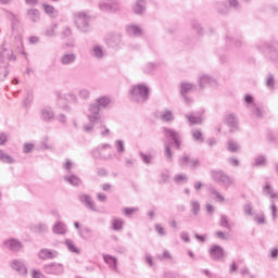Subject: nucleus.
Segmentation results:
<instances>
[{"label":"nucleus","instance_id":"4d7b16f0","mask_svg":"<svg viewBox=\"0 0 278 278\" xmlns=\"http://www.w3.org/2000/svg\"><path fill=\"white\" fill-rule=\"evenodd\" d=\"M8 66H10L9 62H5V59H3V55L0 54V68L4 70V78L10 75V71H8Z\"/></svg>","mask_w":278,"mask_h":278},{"label":"nucleus","instance_id":"c9c22d12","mask_svg":"<svg viewBox=\"0 0 278 278\" xmlns=\"http://www.w3.org/2000/svg\"><path fill=\"white\" fill-rule=\"evenodd\" d=\"M226 123L231 129H238V117L233 113L226 115Z\"/></svg>","mask_w":278,"mask_h":278},{"label":"nucleus","instance_id":"bb28decb","mask_svg":"<svg viewBox=\"0 0 278 278\" xmlns=\"http://www.w3.org/2000/svg\"><path fill=\"white\" fill-rule=\"evenodd\" d=\"M108 45H110L113 49L121 47L123 42V36L121 34H113L108 39Z\"/></svg>","mask_w":278,"mask_h":278},{"label":"nucleus","instance_id":"39448f33","mask_svg":"<svg viewBox=\"0 0 278 278\" xmlns=\"http://www.w3.org/2000/svg\"><path fill=\"white\" fill-rule=\"evenodd\" d=\"M110 151H112V144L101 143L91 151V155L94 160H103L104 162H108L114 160V155Z\"/></svg>","mask_w":278,"mask_h":278},{"label":"nucleus","instance_id":"1a4fd4ad","mask_svg":"<svg viewBox=\"0 0 278 278\" xmlns=\"http://www.w3.org/2000/svg\"><path fill=\"white\" fill-rule=\"evenodd\" d=\"M87 118L89 123L84 124L83 130L85 131V134H94V125H97V123L101 121V117L97 116L96 112L90 113L89 111H87Z\"/></svg>","mask_w":278,"mask_h":278},{"label":"nucleus","instance_id":"6e6552de","mask_svg":"<svg viewBox=\"0 0 278 278\" xmlns=\"http://www.w3.org/2000/svg\"><path fill=\"white\" fill-rule=\"evenodd\" d=\"M244 103L247 105V108H249L253 114V116H255V118H264V111L262 110V108L257 106V104H255V98H253V96L251 94H245L244 96Z\"/></svg>","mask_w":278,"mask_h":278},{"label":"nucleus","instance_id":"20e7f679","mask_svg":"<svg viewBox=\"0 0 278 278\" xmlns=\"http://www.w3.org/2000/svg\"><path fill=\"white\" fill-rule=\"evenodd\" d=\"M112 103V98L108 97V96H101L99 98H97L93 103L89 104L88 106V112L93 114V112L96 113V115L101 118V112H103V110H108V108H110V104Z\"/></svg>","mask_w":278,"mask_h":278},{"label":"nucleus","instance_id":"c03bdc74","mask_svg":"<svg viewBox=\"0 0 278 278\" xmlns=\"http://www.w3.org/2000/svg\"><path fill=\"white\" fill-rule=\"evenodd\" d=\"M78 236L83 238V240H88V238L92 237V229H90L89 227H83L79 230Z\"/></svg>","mask_w":278,"mask_h":278},{"label":"nucleus","instance_id":"c756f323","mask_svg":"<svg viewBox=\"0 0 278 278\" xmlns=\"http://www.w3.org/2000/svg\"><path fill=\"white\" fill-rule=\"evenodd\" d=\"M64 179L67 181V184H70V186H74L75 188L81 186L83 184L81 178L75 174L66 175L64 176Z\"/></svg>","mask_w":278,"mask_h":278},{"label":"nucleus","instance_id":"f03ea898","mask_svg":"<svg viewBox=\"0 0 278 278\" xmlns=\"http://www.w3.org/2000/svg\"><path fill=\"white\" fill-rule=\"evenodd\" d=\"M255 48L269 62H278V49L270 41L260 40L255 43Z\"/></svg>","mask_w":278,"mask_h":278},{"label":"nucleus","instance_id":"de8ad7c7","mask_svg":"<svg viewBox=\"0 0 278 278\" xmlns=\"http://www.w3.org/2000/svg\"><path fill=\"white\" fill-rule=\"evenodd\" d=\"M137 212H140V208L138 206L125 207L122 210V213L124 214V216H127V218H131V216H134V214H136Z\"/></svg>","mask_w":278,"mask_h":278},{"label":"nucleus","instance_id":"4c0bfd02","mask_svg":"<svg viewBox=\"0 0 278 278\" xmlns=\"http://www.w3.org/2000/svg\"><path fill=\"white\" fill-rule=\"evenodd\" d=\"M27 16L31 23H38V21H40V11H38V9H29Z\"/></svg>","mask_w":278,"mask_h":278},{"label":"nucleus","instance_id":"412c9836","mask_svg":"<svg viewBox=\"0 0 278 278\" xmlns=\"http://www.w3.org/2000/svg\"><path fill=\"white\" fill-rule=\"evenodd\" d=\"M58 251L53 249L43 248L38 252L39 260H55L58 257Z\"/></svg>","mask_w":278,"mask_h":278},{"label":"nucleus","instance_id":"0e129e2a","mask_svg":"<svg viewBox=\"0 0 278 278\" xmlns=\"http://www.w3.org/2000/svg\"><path fill=\"white\" fill-rule=\"evenodd\" d=\"M157 260L161 262H164V260H173V255L170 252H168V250H165L162 254L157 255Z\"/></svg>","mask_w":278,"mask_h":278},{"label":"nucleus","instance_id":"a19ab883","mask_svg":"<svg viewBox=\"0 0 278 278\" xmlns=\"http://www.w3.org/2000/svg\"><path fill=\"white\" fill-rule=\"evenodd\" d=\"M63 99L67 101V103H73L74 105H77L79 103V98H77V94L73 93V91H70L63 96Z\"/></svg>","mask_w":278,"mask_h":278},{"label":"nucleus","instance_id":"bf43d9fd","mask_svg":"<svg viewBox=\"0 0 278 278\" xmlns=\"http://www.w3.org/2000/svg\"><path fill=\"white\" fill-rule=\"evenodd\" d=\"M78 97L79 99H83L84 101H88L90 99V90L83 88L78 90Z\"/></svg>","mask_w":278,"mask_h":278},{"label":"nucleus","instance_id":"7c9ffc66","mask_svg":"<svg viewBox=\"0 0 278 278\" xmlns=\"http://www.w3.org/2000/svg\"><path fill=\"white\" fill-rule=\"evenodd\" d=\"M189 207L192 216H199L201 214V202L199 200L191 199L189 201Z\"/></svg>","mask_w":278,"mask_h":278},{"label":"nucleus","instance_id":"4be33fe9","mask_svg":"<svg viewBox=\"0 0 278 278\" xmlns=\"http://www.w3.org/2000/svg\"><path fill=\"white\" fill-rule=\"evenodd\" d=\"M11 268L16 270V273H20V275H27V266L23 260H13L11 262Z\"/></svg>","mask_w":278,"mask_h":278},{"label":"nucleus","instance_id":"603ef678","mask_svg":"<svg viewBox=\"0 0 278 278\" xmlns=\"http://www.w3.org/2000/svg\"><path fill=\"white\" fill-rule=\"evenodd\" d=\"M115 149L118 155H123L125 153V141L121 139L115 140Z\"/></svg>","mask_w":278,"mask_h":278},{"label":"nucleus","instance_id":"f257e3e1","mask_svg":"<svg viewBox=\"0 0 278 278\" xmlns=\"http://www.w3.org/2000/svg\"><path fill=\"white\" fill-rule=\"evenodd\" d=\"M150 92L151 88L144 83L132 85L129 89L130 99L134 103H147Z\"/></svg>","mask_w":278,"mask_h":278},{"label":"nucleus","instance_id":"680f3d73","mask_svg":"<svg viewBox=\"0 0 278 278\" xmlns=\"http://www.w3.org/2000/svg\"><path fill=\"white\" fill-rule=\"evenodd\" d=\"M43 10H45L46 14H49L52 17L58 14V12L55 11V8H53L49 4H43Z\"/></svg>","mask_w":278,"mask_h":278},{"label":"nucleus","instance_id":"774afa93","mask_svg":"<svg viewBox=\"0 0 278 278\" xmlns=\"http://www.w3.org/2000/svg\"><path fill=\"white\" fill-rule=\"evenodd\" d=\"M63 168L64 170H66V173H71V170H73V162H71V160H65V163L63 164Z\"/></svg>","mask_w":278,"mask_h":278},{"label":"nucleus","instance_id":"e433bc0d","mask_svg":"<svg viewBox=\"0 0 278 278\" xmlns=\"http://www.w3.org/2000/svg\"><path fill=\"white\" fill-rule=\"evenodd\" d=\"M31 230L35 233H47V231H49V226H47V224L43 223H38L31 226Z\"/></svg>","mask_w":278,"mask_h":278},{"label":"nucleus","instance_id":"f3484780","mask_svg":"<svg viewBox=\"0 0 278 278\" xmlns=\"http://www.w3.org/2000/svg\"><path fill=\"white\" fill-rule=\"evenodd\" d=\"M180 166H189L192 170L197 169L199 166V160L191 157L190 154H184L179 159Z\"/></svg>","mask_w":278,"mask_h":278},{"label":"nucleus","instance_id":"13d9d810","mask_svg":"<svg viewBox=\"0 0 278 278\" xmlns=\"http://www.w3.org/2000/svg\"><path fill=\"white\" fill-rule=\"evenodd\" d=\"M219 225H220V227H225L226 229L231 231V225L229 224V217H227V215L220 216Z\"/></svg>","mask_w":278,"mask_h":278},{"label":"nucleus","instance_id":"3c124183","mask_svg":"<svg viewBox=\"0 0 278 278\" xmlns=\"http://www.w3.org/2000/svg\"><path fill=\"white\" fill-rule=\"evenodd\" d=\"M191 136L195 142H203V132L199 129H192Z\"/></svg>","mask_w":278,"mask_h":278},{"label":"nucleus","instance_id":"4468645a","mask_svg":"<svg viewBox=\"0 0 278 278\" xmlns=\"http://www.w3.org/2000/svg\"><path fill=\"white\" fill-rule=\"evenodd\" d=\"M43 270L47 275H64V265L60 263L46 264Z\"/></svg>","mask_w":278,"mask_h":278},{"label":"nucleus","instance_id":"423d86ee","mask_svg":"<svg viewBox=\"0 0 278 278\" xmlns=\"http://www.w3.org/2000/svg\"><path fill=\"white\" fill-rule=\"evenodd\" d=\"M74 16V23L79 31H81L83 34H87V31H90V15H88V13L77 12Z\"/></svg>","mask_w":278,"mask_h":278},{"label":"nucleus","instance_id":"ea45409f","mask_svg":"<svg viewBox=\"0 0 278 278\" xmlns=\"http://www.w3.org/2000/svg\"><path fill=\"white\" fill-rule=\"evenodd\" d=\"M64 244L66 249L70 251V253H76V255H79V248L75 247V242L73 240L66 239Z\"/></svg>","mask_w":278,"mask_h":278},{"label":"nucleus","instance_id":"6ab92c4d","mask_svg":"<svg viewBox=\"0 0 278 278\" xmlns=\"http://www.w3.org/2000/svg\"><path fill=\"white\" fill-rule=\"evenodd\" d=\"M226 42L227 45H235L237 49H240L242 47V33H229L226 36Z\"/></svg>","mask_w":278,"mask_h":278},{"label":"nucleus","instance_id":"79ce46f5","mask_svg":"<svg viewBox=\"0 0 278 278\" xmlns=\"http://www.w3.org/2000/svg\"><path fill=\"white\" fill-rule=\"evenodd\" d=\"M216 10H217L218 14H229V12H231L227 1L226 2H218L216 4Z\"/></svg>","mask_w":278,"mask_h":278},{"label":"nucleus","instance_id":"ddd939ff","mask_svg":"<svg viewBox=\"0 0 278 278\" xmlns=\"http://www.w3.org/2000/svg\"><path fill=\"white\" fill-rule=\"evenodd\" d=\"M192 90H194V85L190 83L180 84V94L187 105H190V103H192V98L188 97V94H190Z\"/></svg>","mask_w":278,"mask_h":278},{"label":"nucleus","instance_id":"72a5a7b5","mask_svg":"<svg viewBox=\"0 0 278 278\" xmlns=\"http://www.w3.org/2000/svg\"><path fill=\"white\" fill-rule=\"evenodd\" d=\"M277 84V80L275 79V74L268 73L265 76V86L268 88V90H275V86Z\"/></svg>","mask_w":278,"mask_h":278},{"label":"nucleus","instance_id":"69168bd1","mask_svg":"<svg viewBox=\"0 0 278 278\" xmlns=\"http://www.w3.org/2000/svg\"><path fill=\"white\" fill-rule=\"evenodd\" d=\"M35 147L36 146L34 143H29V142L24 143L23 144V153H25V154L31 153V151H34Z\"/></svg>","mask_w":278,"mask_h":278},{"label":"nucleus","instance_id":"f8f14e48","mask_svg":"<svg viewBox=\"0 0 278 278\" xmlns=\"http://www.w3.org/2000/svg\"><path fill=\"white\" fill-rule=\"evenodd\" d=\"M163 132L165 134V138L172 140V144L175 146L176 149H180L181 140L179 137V132L170 128H163Z\"/></svg>","mask_w":278,"mask_h":278},{"label":"nucleus","instance_id":"473e14b6","mask_svg":"<svg viewBox=\"0 0 278 278\" xmlns=\"http://www.w3.org/2000/svg\"><path fill=\"white\" fill-rule=\"evenodd\" d=\"M123 225H125V222L121 217H113L111 220V229L113 231H123Z\"/></svg>","mask_w":278,"mask_h":278},{"label":"nucleus","instance_id":"864d4df0","mask_svg":"<svg viewBox=\"0 0 278 278\" xmlns=\"http://www.w3.org/2000/svg\"><path fill=\"white\" fill-rule=\"evenodd\" d=\"M99 9L101 12H112V7L110 5V0H102L99 3Z\"/></svg>","mask_w":278,"mask_h":278},{"label":"nucleus","instance_id":"a211bd4d","mask_svg":"<svg viewBox=\"0 0 278 278\" xmlns=\"http://www.w3.org/2000/svg\"><path fill=\"white\" fill-rule=\"evenodd\" d=\"M89 55L94 60H103L105 58V50L103 49V46L94 43L89 49Z\"/></svg>","mask_w":278,"mask_h":278},{"label":"nucleus","instance_id":"5fc2aeb1","mask_svg":"<svg viewBox=\"0 0 278 278\" xmlns=\"http://www.w3.org/2000/svg\"><path fill=\"white\" fill-rule=\"evenodd\" d=\"M164 147H165V157L167 162H173V150L170 149V144L168 143V141H165Z\"/></svg>","mask_w":278,"mask_h":278},{"label":"nucleus","instance_id":"2eb2a0df","mask_svg":"<svg viewBox=\"0 0 278 278\" xmlns=\"http://www.w3.org/2000/svg\"><path fill=\"white\" fill-rule=\"evenodd\" d=\"M198 84L200 88H205L206 86H211V88H216V86H218V81L216 80V78L207 74L200 75Z\"/></svg>","mask_w":278,"mask_h":278},{"label":"nucleus","instance_id":"393cba45","mask_svg":"<svg viewBox=\"0 0 278 278\" xmlns=\"http://www.w3.org/2000/svg\"><path fill=\"white\" fill-rule=\"evenodd\" d=\"M156 117L163 121V123H173V121H175V115L173 114V111L168 109L160 111Z\"/></svg>","mask_w":278,"mask_h":278},{"label":"nucleus","instance_id":"5701e85b","mask_svg":"<svg viewBox=\"0 0 278 278\" xmlns=\"http://www.w3.org/2000/svg\"><path fill=\"white\" fill-rule=\"evenodd\" d=\"M189 125L192 127L194 125H203V115H199L194 112L185 115Z\"/></svg>","mask_w":278,"mask_h":278},{"label":"nucleus","instance_id":"a18cd8bd","mask_svg":"<svg viewBox=\"0 0 278 278\" xmlns=\"http://www.w3.org/2000/svg\"><path fill=\"white\" fill-rule=\"evenodd\" d=\"M227 149L230 153H238V151H240V144H238V142L230 139L227 142Z\"/></svg>","mask_w":278,"mask_h":278},{"label":"nucleus","instance_id":"6e6d98bb","mask_svg":"<svg viewBox=\"0 0 278 278\" xmlns=\"http://www.w3.org/2000/svg\"><path fill=\"white\" fill-rule=\"evenodd\" d=\"M263 192H265V194L269 195L270 199H278V194L277 193H273V187H270L269 184H266L263 187Z\"/></svg>","mask_w":278,"mask_h":278},{"label":"nucleus","instance_id":"052dcab7","mask_svg":"<svg viewBox=\"0 0 278 278\" xmlns=\"http://www.w3.org/2000/svg\"><path fill=\"white\" fill-rule=\"evenodd\" d=\"M109 3L111 5V12H118L121 10V0H109Z\"/></svg>","mask_w":278,"mask_h":278},{"label":"nucleus","instance_id":"b1692460","mask_svg":"<svg viewBox=\"0 0 278 278\" xmlns=\"http://www.w3.org/2000/svg\"><path fill=\"white\" fill-rule=\"evenodd\" d=\"M103 261L108 264L111 270H114V273L118 271V258L110 254H103Z\"/></svg>","mask_w":278,"mask_h":278},{"label":"nucleus","instance_id":"09e8293b","mask_svg":"<svg viewBox=\"0 0 278 278\" xmlns=\"http://www.w3.org/2000/svg\"><path fill=\"white\" fill-rule=\"evenodd\" d=\"M55 29H58V24H52V25L48 26L46 28L43 36H46V38H54Z\"/></svg>","mask_w":278,"mask_h":278},{"label":"nucleus","instance_id":"dca6fc26","mask_svg":"<svg viewBox=\"0 0 278 278\" xmlns=\"http://www.w3.org/2000/svg\"><path fill=\"white\" fill-rule=\"evenodd\" d=\"M208 253L211 260H213L214 262H220V260L225 257V250L220 245H211Z\"/></svg>","mask_w":278,"mask_h":278},{"label":"nucleus","instance_id":"2f4dec72","mask_svg":"<svg viewBox=\"0 0 278 278\" xmlns=\"http://www.w3.org/2000/svg\"><path fill=\"white\" fill-rule=\"evenodd\" d=\"M52 231L56 236H64L66 233V231H67L66 224H64L63 222H56L53 225Z\"/></svg>","mask_w":278,"mask_h":278},{"label":"nucleus","instance_id":"338daca9","mask_svg":"<svg viewBox=\"0 0 278 278\" xmlns=\"http://www.w3.org/2000/svg\"><path fill=\"white\" fill-rule=\"evenodd\" d=\"M168 179H170V174L168 172H162L160 184H168Z\"/></svg>","mask_w":278,"mask_h":278},{"label":"nucleus","instance_id":"7ed1b4c3","mask_svg":"<svg viewBox=\"0 0 278 278\" xmlns=\"http://www.w3.org/2000/svg\"><path fill=\"white\" fill-rule=\"evenodd\" d=\"M8 18L11 22L12 37L15 40L16 47H23V35H21V18L18 15L9 12Z\"/></svg>","mask_w":278,"mask_h":278},{"label":"nucleus","instance_id":"8fccbe9b","mask_svg":"<svg viewBox=\"0 0 278 278\" xmlns=\"http://www.w3.org/2000/svg\"><path fill=\"white\" fill-rule=\"evenodd\" d=\"M191 29L197 34V36H203V26H201L198 21L191 22Z\"/></svg>","mask_w":278,"mask_h":278},{"label":"nucleus","instance_id":"cd10ccee","mask_svg":"<svg viewBox=\"0 0 278 278\" xmlns=\"http://www.w3.org/2000/svg\"><path fill=\"white\" fill-rule=\"evenodd\" d=\"M128 36H134L135 38H140L142 36V28L136 24H129L126 27Z\"/></svg>","mask_w":278,"mask_h":278},{"label":"nucleus","instance_id":"49530a36","mask_svg":"<svg viewBox=\"0 0 278 278\" xmlns=\"http://www.w3.org/2000/svg\"><path fill=\"white\" fill-rule=\"evenodd\" d=\"M226 3H228L230 12L231 10H233L235 12L242 10V5L238 0H227Z\"/></svg>","mask_w":278,"mask_h":278},{"label":"nucleus","instance_id":"aec40b11","mask_svg":"<svg viewBox=\"0 0 278 278\" xmlns=\"http://www.w3.org/2000/svg\"><path fill=\"white\" fill-rule=\"evenodd\" d=\"M3 244L9 251H12V253H18V251L23 249V243L14 238L7 239Z\"/></svg>","mask_w":278,"mask_h":278},{"label":"nucleus","instance_id":"9b49d317","mask_svg":"<svg viewBox=\"0 0 278 278\" xmlns=\"http://www.w3.org/2000/svg\"><path fill=\"white\" fill-rule=\"evenodd\" d=\"M78 200L87 210H90L91 212H99V208H97V203L94 200H92V195L86 194V193H80L78 195Z\"/></svg>","mask_w":278,"mask_h":278},{"label":"nucleus","instance_id":"f704fd0d","mask_svg":"<svg viewBox=\"0 0 278 278\" xmlns=\"http://www.w3.org/2000/svg\"><path fill=\"white\" fill-rule=\"evenodd\" d=\"M157 66H160V64L150 62L146 63L141 68L144 75H153V73L157 71Z\"/></svg>","mask_w":278,"mask_h":278},{"label":"nucleus","instance_id":"9d476101","mask_svg":"<svg viewBox=\"0 0 278 278\" xmlns=\"http://www.w3.org/2000/svg\"><path fill=\"white\" fill-rule=\"evenodd\" d=\"M39 118L43 123H53L55 121V111L51 106H42L39 110Z\"/></svg>","mask_w":278,"mask_h":278},{"label":"nucleus","instance_id":"0eeeda50","mask_svg":"<svg viewBox=\"0 0 278 278\" xmlns=\"http://www.w3.org/2000/svg\"><path fill=\"white\" fill-rule=\"evenodd\" d=\"M211 177L216 181V184H219V186H223L226 189L230 188L233 184L231 176L227 175V173L220 169L212 170Z\"/></svg>","mask_w":278,"mask_h":278},{"label":"nucleus","instance_id":"58836bf2","mask_svg":"<svg viewBox=\"0 0 278 278\" xmlns=\"http://www.w3.org/2000/svg\"><path fill=\"white\" fill-rule=\"evenodd\" d=\"M0 162H3V164H14V157L12 155L8 154L4 150H0Z\"/></svg>","mask_w":278,"mask_h":278},{"label":"nucleus","instance_id":"c85d7f7f","mask_svg":"<svg viewBox=\"0 0 278 278\" xmlns=\"http://www.w3.org/2000/svg\"><path fill=\"white\" fill-rule=\"evenodd\" d=\"M132 11L139 16L144 14L147 12V0H137L132 7Z\"/></svg>","mask_w":278,"mask_h":278},{"label":"nucleus","instance_id":"a878e982","mask_svg":"<svg viewBox=\"0 0 278 278\" xmlns=\"http://www.w3.org/2000/svg\"><path fill=\"white\" fill-rule=\"evenodd\" d=\"M76 60L77 55H75V53H64L60 56L59 62L63 66H71V64H75Z\"/></svg>","mask_w":278,"mask_h":278},{"label":"nucleus","instance_id":"e2e57ef3","mask_svg":"<svg viewBox=\"0 0 278 278\" xmlns=\"http://www.w3.org/2000/svg\"><path fill=\"white\" fill-rule=\"evenodd\" d=\"M266 164V157L263 155L256 156L252 166H264Z\"/></svg>","mask_w":278,"mask_h":278},{"label":"nucleus","instance_id":"37998d69","mask_svg":"<svg viewBox=\"0 0 278 278\" xmlns=\"http://www.w3.org/2000/svg\"><path fill=\"white\" fill-rule=\"evenodd\" d=\"M208 192L214 197L215 201H217V203H224L225 202V197H223L220 194V192H218V190H216V188L211 187L208 189Z\"/></svg>","mask_w":278,"mask_h":278}]
</instances>
